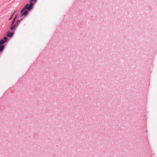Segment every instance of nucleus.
<instances>
[{
	"mask_svg": "<svg viewBox=\"0 0 157 157\" xmlns=\"http://www.w3.org/2000/svg\"><path fill=\"white\" fill-rule=\"evenodd\" d=\"M28 12L27 10H25L23 13L22 12V13H21V17H22L24 15L26 16L28 14Z\"/></svg>",
	"mask_w": 157,
	"mask_h": 157,
	"instance_id": "7ed1b4c3",
	"label": "nucleus"
},
{
	"mask_svg": "<svg viewBox=\"0 0 157 157\" xmlns=\"http://www.w3.org/2000/svg\"><path fill=\"white\" fill-rule=\"evenodd\" d=\"M4 45H2L0 46V52H1L3 51L4 48Z\"/></svg>",
	"mask_w": 157,
	"mask_h": 157,
	"instance_id": "39448f33",
	"label": "nucleus"
},
{
	"mask_svg": "<svg viewBox=\"0 0 157 157\" xmlns=\"http://www.w3.org/2000/svg\"><path fill=\"white\" fill-rule=\"evenodd\" d=\"M17 25L18 24H15L14 25H13L11 24V25L10 28V30L12 31L13 30L15 27H16L17 26Z\"/></svg>",
	"mask_w": 157,
	"mask_h": 157,
	"instance_id": "20e7f679",
	"label": "nucleus"
},
{
	"mask_svg": "<svg viewBox=\"0 0 157 157\" xmlns=\"http://www.w3.org/2000/svg\"><path fill=\"white\" fill-rule=\"evenodd\" d=\"M5 41H4L3 39H1L0 40V45H1L2 44H3L5 43Z\"/></svg>",
	"mask_w": 157,
	"mask_h": 157,
	"instance_id": "423d86ee",
	"label": "nucleus"
},
{
	"mask_svg": "<svg viewBox=\"0 0 157 157\" xmlns=\"http://www.w3.org/2000/svg\"><path fill=\"white\" fill-rule=\"evenodd\" d=\"M33 0H30L29 1V5L28 4H27L21 10L20 13H22L24 11L27 9L28 10L30 11L33 8V7L34 5V4L33 3Z\"/></svg>",
	"mask_w": 157,
	"mask_h": 157,
	"instance_id": "f257e3e1",
	"label": "nucleus"
},
{
	"mask_svg": "<svg viewBox=\"0 0 157 157\" xmlns=\"http://www.w3.org/2000/svg\"><path fill=\"white\" fill-rule=\"evenodd\" d=\"M7 38L5 36L3 38V40L4 41H5V42L7 40Z\"/></svg>",
	"mask_w": 157,
	"mask_h": 157,
	"instance_id": "0eeeda50",
	"label": "nucleus"
},
{
	"mask_svg": "<svg viewBox=\"0 0 157 157\" xmlns=\"http://www.w3.org/2000/svg\"><path fill=\"white\" fill-rule=\"evenodd\" d=\"M15 13V12H14V13H13V15L14 13Z\"/></svg>",
	"mask_w": 157,
	"mask_h": 157,
	"instance_id": "9b49d317",
	"label": "nucleus"
},
{
	"mask_svg": "<svg viewBox=\"0 0 157 157\" xmlns=\"http://www.w3.org/2000/svg\"><path fill=\"white\" fill-rule=\"evenodd\" d=\"M33 2H34V3H36V0H33Z\"/></svg>",
	"mask_w": 157,
	"mask_h": 157,
	"instance_id": "9d476101",
	"label": "nucleus"
},
{
	"mask_svg": "<svg viewBox=\"0 0 157 157\" xmlns=\"http://www.w3.org/2000/svg\"><path fill=\"white\" fill-rule=\"evenodd\" d=\"M20 21V20H18L17 21V23L18 22H19Z\"/></svg>",
	"mask_w": 157,
	"mask_h": 157,
	"instance_id": "1a4fd4ad",
	"label": "nucleus"
},
{
	"mask_svg": "<svg viewBox=\"0 0 157 157\" xmlns=\"http://www.w3.org/2000/svg\"><path fill=\"white\" fill-rule=\"evenodd\" d=\"M16 17H15L13 19V21L12 23V25H13V23H14L15 20V19L16 18Z\"/></svg>",
	"mask_w": 157,
	"mask_h": 157,
	"instance_id": "6e6552de",
	"label": "nucleus"
},
{
	"mask_svg": "<svg viewBox=\"0 0 157 157\" xmlns=\"http://www.w3.org/2000/svg\"><path fill=\"white\" fill-rule=\"evenodd\" d=\"M13 32L10 33V31H9L6 33V36L8 37H11L13 36Z\"/></svg>",
	"mask_w": 157,
	"mask_h": 157,
	"instance_id": "f03ea898",
	"label": "nucleus"
},
{
	"mask_svg": "<svg viewBox=\"0 0 157 157\" xmlns=\"http://www.w3.org/2000/svg\"><path fill=\"white\" fill-rule=\"evenodd\" d=\"M10 19H11V18H10V19H9V20H10Z\"/></svg>",
	"mask_w": 157,
	"mask_h": 157,
	"instance_id": "f8f14e48",
	"label": "nucleus"
}]
</instances>
